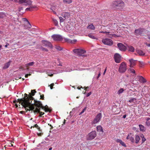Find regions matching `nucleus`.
<instances>
[{
  "label": "nucleus",
  "mask_w": 150,
  "mask_h": 150,
  "mask_svg": "<svg viewBox=\"0 0 150 150\" xmlns=\"http://www.w3.org/2000/svg\"><path fill=\"white\" fill-rule=\"evenodd\" d=\"M25 97H24V99L20 100L19 103H21V105L24 108H28L30 110H33L35 109V108L33 105V104H31L32 103L30 102V100H33L34 98L31 96L29 95L28 97L27 94H25Z\"/></svg>",
  "instance_id": "1"
},
{
  "label": "nucleus",
  "mask_w": 150,
  "mask_h": 150,
  "mask_svg": "<svg viewBox=\"0 0 150 150\" xmlns=\"http://www.w3.org/2000/svg\"><path fill=\"white\" fill-rule=\"evenodd\" d=\"M113 6L118 9H121L124 7V3L122 1H114L113 3Z\"/></svg>",
  "instance_id": "2"
},
{
  "label": "nucleus",
  "mask_w": 150,
  "mask_h": 150,
  "mask_svg": "<svg viewBox=\"0 0 150 150\" xmlns=\"http://www.w3.org/2000/svg\"><path fill=\"white\" fill-rule=\"evenodd\" d=\"M146 30L144 29L139 28L135 30L134 33L135 35L137 36L139 35L143 36Z\"/></svg>",
  "instance_id": "3"
},
{
  "label": "nucleus",
  "mask_w": 150,
  "mask_h": 150,
  "mask_svg": "<svg viewBox=\"0 0 150 150\" xmlns=\"http://www.w3.org/2000/svg\"><path fill=\"white\" fill-rule=\"evenodd\" d=\"M97 135L96 131H93L89 133L87 136L86 139L87 140H91L93 139Z\"/></svg>",
  "instance_id": "4"
},
{
  "label": "nucleus",
  "mask_w": 150,
  "mask_h": 150,
  "mask_svg": "<svg viewBox=\"0 0 150 150\" xmlns=\"http://www.w3.org/2000/svg\"><path fill=\"white\" fill-rule=\"evenodd\" d=\"M127 69V65L124 62H122L120 64L119 68L118 71L120 73H123L125 72Z\"/></svg>",
  "instance_id": "5"
},
{
  "label": "nucleus",
  "mask_w": 150,
  "mask_h": 150,
  "mask_svg": "<svg viewBox=\"0 0 150 150\" xmlns=\"http://www.w3.org/2000/svg\"><path fill=\"white\" fill-rule=\"evenodd\" d=\"M14 2L18 3L19 4H24L25 6L30 5L32 2L30 0H14Z\"/></svg>",
  "instance_id": "6"
},
{
  "label": "nucleus",
  "mask_w": 150,
  "mask_h": 150,
  "mask_svg": "<svg viewBox=\"0 0 150 150\" xmlns=\"http://www.w3.org/2000/svg\"><path fill=\"white\" fill-rule=\"evenodd\" d=\"M73 52L77 54L80 56H84L83 55L86 52V51L82 49H76L73 50Z\"/></svg>",
  "instance_id": "7"
},
{
  "label": "nucleus",
  "mask_w": 150,
  "mask_h": 150,
  "mask_svg": "<svg viewBox=\"0 0 150 150\" xmlns=\"http://www.w3.org/2000/svg\"><path fill=\"white\" fill-rule=\"evenodd\" d=\"M102 41L104 44L108 45L111 46L113 44L112 40L109 38H106L103 39Z\"/></svg>",
  "instance_id": "8"
},
{
  "label": "nucleus",
  "mask_w": 150,
  "mask_h": 150,
  "mask_svg": "<svg viewBox=\"0 0 150 150\" xmlns=\"http://www.w3.org/2000/svg\"><path fill=\"white\" fill-rule=\"evenodd\" d=\"M102 118V114L99 113L97 115L95 118L93 120L92 123L96 124L100 121Z\"/></svg>",
  "instance_id": "9"
},
{
  "label": "nucleus",
  "mask_w": 150,
  "mask_h": 150,
  "mask_svg": "<svg viewBox=\"0 0 150 150\" xmlns=\"http://www.w3.org/2000/svg\"><path fill=\"white\" fill-rule=\"evenodd\" d=\"M34 103H35V106L37 107L38 108H42V109H45V110L46 111H49V109L47 108V109H46L45 108V107L43 106L42 105V103L39 101H36L34 100Z\"/></svg>",
  "instance_id": "10"
},
{
  "label": "nucleus",
  "mask_w": 150,
  "mask_h": 150,
  "mask_svg": "<svg viewBox=\"0 0 150 150\" xmlns=\"http://www.w3.org/2000/svg\"><path fill=\"white\" fill-rule=\"evenodd\" d=\"M52 37L55 41H60L62 39V36L59 35H54Z\"/></svg>",
  "instance_id": "11"
},
{
  "label": "nucleus",
  "mask_w": 150,
  "mask_h": 150,
  "mask_svg": "<svg viewBox=\"0 0 150 150\" xmlns=\"http://www.w3.org/2000/svg\"><path fill=\"white\" fill-rule=\"evenodd\" d=\"M121 56L118 53H116L114 56L115 61L117 63H119L121 60Z\"/></svg>",
  "instance_id": "12"
},
{
  "label": "nucleus",
  "mask_w": 150,
  "mask_h": 150,
  "mask_svg": "<svg viewBox=\"0 0 150 150\" xmlns=\"http://www.w3.org/2000/svg\"><path fill=\"white\" fill-rule=\"evenodd\" d=\"M117 46L119 49L121 51H125L126 49V47L121 43H118Z\"/></svg>",
  "instance_id": "13"
},
{
  "label": "nucleus",
  "mask_w": 150,
  "mask_h": 150,
  "mask_svg": "<svg viewBox=\"0 0 150 150\" xmlns=\"http://www.w3.org/2000/svg\"><path fill=\"white\" fill-rule=\"evenodd\" d=\"M61 16L65 19H67L70 17V13L68 12H64L62 13Z\"/></svg>",
  "instance_id": "14"
},
{
  "label": "nucleus",
  "mask_w": 150,
  "mask_h": 150,
  "mask_svg": "<svg viewBox=\"0 0 150 150\" xmlns=\"http://www.w3.org/2000/svg\"><path fill=\"white\" fill-rule=\"evenodd\" d=\"M42 42L44 46L50 47H52V45L50 42L47 40H43Z\"/></svg>",
  "instance_id": "15"
},
{
  "label": "nucleus",
  "mask_w": 150,
  "mask_h": 150,
  "mask_svg": "<svg viewBox=\"0 0 150 150\" xmlns=\"http://www.w3.org/2000/svg\"><path fill=\"white\" fill-rule=\"evenodd\" d=\"M129 61L130 63V67H132L135 65L136 62L137 60H134L133 59H129Z\"/></svg>",
  "instance_id": "16"
},
{
  "label": "nucleus",
  "mask_w": 150,
  "mask_h": 150,
  "mask_svg": "<svg viewBox=\"0 0 150 150\" xmlns=\"http://www.w3.org/2000/svg\"><path fill=\"white\" fill-rule=\"evenodd\" d=\"M73 28L72 25L70 24V23H69L66 25L65 29L67 31H69L71 30Z\"/></svg>",
  "instance_id": "17"
},
{
  "label": "nucleus",
  "mask_w": 150,
  "mask_h": 150,
  "mask_svg": "<svg viewBox=\"0 0 150 150\" xmlns=\"http://www.w3.org/2000/svg\"><path fill=\"white\" fill-rule=\"evenodd\" d=\"M139 81L141 83H145L146 82V80L142 76H137Z\"/></svg>",
  "instance_id": "18"
},
{
  "label": "nucleus",
  "mask_w": 150,
  "mask_h": 150,
  "mask_svg": "<svg viewBox=\"0 0 150 150\" xmlns=\"http://www.w3.org/2000/svg\"><path fill=\"white\" fill-rule=\"evenodd\" d=\"M136 52L139 55L144 56L145 54V52L141 50H136Z\"/></svg>",
  "instance_id": "19"
},
{
  "label": "nucleus",
  "mask_w": 150,
  "mask_h": 150,
  "mask_svg": "<svg viewBox=\"0 0 150 150\" xmlns=\"http://www.w3.org/2000/svg\"><path fill=\"white\" fill-rule=\"evenodd\" d=\"M65 40V41L69 42V43H74L77 40H71L70 39H68L67 38H65L64 39Z\"/></svg>",
  "instance_id": "20"
},
{
  "label": "nucleus",
  "mask_w": 150,
  "mask_h": 150,
  "mask_svg": "<svg viewBox=\"0 0 150 150\" xmlns=\"http://www.w3.org/2000/svg\"><path fill=\"white\" fill-rule=\"evenodd\" d=\"M126 139H129L132 143H134V137L132 136H130L129 134L128 135Z\"/></svg>",
  "instance_id": "21"
},
{
  "label": "nucleus",
  "mask_w": 150,
  "mask_h": 150,
  "mask_svg": "<svg viewBox=\"0 0 150 150\" xmlns=\"http://www.w3.org/2000/svg\"><path fill=\"white\" fill-rule=\"evenodd\" d=\"M47 73L48 76H52L53 74L54 73H53V71L52 70H48L47 71Z\"/></svg>",
  "instance_id": "22"
},
{
  "label": "nucleus",
  "mask_w": 150,
  "mask_h": 150,
  "mask_svg": "<svg viewBox=\"0 0 150 150\" xmlns=\"http://www.w3.org/2000/svg\"><path fill=\"white\" fill-rule=\"evenodd\" d=\"M11 62V61H10L8 62L5 64H4V66L3 67V69H5L8 68L10 65Z\"/></svg>",
  "instance_id": "23"
},
{
  "label": "nucleus",
  "mask_w": 150,
  "mask_h": 150,
  "mask_svg": "<svg viewBox=\"0 0 150 150\" xmlns=\"http://www.w3.org/2000/svg\"><path fill=\"white\" fill-rule=\"evenodd\" d=\"M97 131L98 132H103V129L102 127L100 126H98L96 127Z\"/></svg>",
  "instance_id": "24"
},
{
  "label": "nucleus",
  "mask_w": 150,
  "mask_h": 150,
  "mask_svg": "<svg viewBox=\"0 0 150 150\" xmlns=\"http://www.w3.org/2000/svg\"><path fill=\"white\" fill-rule=\"evenodd\" d=\"M25 29H30V28L31 27V25L30 24V23L28 21V23L25 25Z\"/></svg>",
  "instance_id": "25"
},
{
  "label": "nucleus",
  "mask_w": 150,
  "mask_h": 150,
  "mask_svg": "<svg viewBox=\"0 0 150 150\" xmlns=\"http://www.w3.org/2000/svg\"><path fill=\"white\" fill-rule=\"evenodd\" d=\"M87 28L88 29L94 30L95 29V27L94 26V25L93 24H91L88 26L87 27Z\"/></svg>",
  "instance_id": "26"
},
{
  "label": "nucleus",
  "mask_w": 150,
  "mask_h": 150,
  "mask_svg": "<svg viewBox=\"0 0 150 150\" xmlns=\"http://www.w3.org/2000/svg\"><path fill=\"white\" fill-rule=\"evenodd\" d=\"M128 50L130 52H134V47L131 46H128Z\"/></svg>",
  "instance_id": "27"
},
{
  "label": "nucleus",
  "mask_w": 150,
  "mask_h": 150,
  "mask_svg": "<svg viewBox=\"0 0 150 150\" xmlns=\"http://www.w3.org/2000/svg\"><path fill=\"white\" fill-rule=\"evenodd\" d=\"M139 127L140 128V130L141 131L144 132L145 131V127L144 126L142 125H139Z\"/></svg>",
  "instance_id": "28"
},
{
  "label": "nucleus",
  "mask_w": 150,
  "mask_h": 150,
  "mask_svg": "<svg viewBox=\"0 0 150 150\" xmlns=\"http://www.w3.org/2000/svg\"><path fill=\"white\" fill-rule=\"evenodd\" d=\"M140 139V137L139 136H138V135H136V136H135V140H136L135 142L136 143H138L139 142Z\"/></svg>",
  "instance_id": "29"
},
{
  "label": "nucleus",
  "mask_w": 150,
  "mask_h": 150,
  "mask_svg": "<svg viewBox=\"0 0 150 150\" xmlns=\"http://www.w3.org/2000/svg\"><path fill=\"white\" fill-rule=\"evenodd\" d=\"M6 16V15L5 13L2 12H0V18H4Z\"/></svg>",
  "instance_id": "30"
},
{
  "label": "nucleus",
  "mask_w": 150,
  "mask_h": 150,
  "mask_svg": "<svg viewBox=\"0 0 150 150\" xmlns=\"http://www.w3.org/2000/svg\"><path fill=\"white\" fill-rule=\"evenodd\" d=\"M64 3L65 4H70L72 2V0H63Z\"/></svg>",
  "instance_id": "31"
},
{
  "label": "nucleus",
  "mask_w": 150,
  "mask_h": 150,
  "mask_svg": "<svg viewBox=\"0 0 150 150\" xmlns=\"http://www.w3.org/2000/svg\"><path fill=\"white\" fill-rule=\"evenodd\" d=\"M34 62H32L26 64H25V66L26 67H28V66H32L34 64Z\"/></svg>",
  "instance_id": "32"
},
{
  "label": "nucleus",
  "mask_w": 150,
  "mask_h": 150,
  "mask_svg": "<svg viewBox=\"0 0 150 150\" xmlns=\"http://www.w3.org/2000/svg\"><path fill=\"white\" fill-rule=\"evenodd\" d=\"M124 91V90L123 88H120L117 91V94L118 95H120Z\"/></svg>",
  "instance_id": "33"
},
{
  "label": "nucleus",
  "mask_w": 150,
  "mask_h": 150,
  "mask_svg": "<svg viewBox=\"0 0 150 150\" xmlns=\"http://www.w3.org/2000/svg\"><path fill=\"white\" fill-rule=\"evenodd\" d=\"M36 7L35 6H30L29 8H26L25 9V11H31L32 10V9L33 8H35Z\"/></svg>",
  "instance_id": "34"
},
{
  "label": "nucleus",
  "mask_w": 150,
  "mask_h": 150,
  "mask_svg": "<svg viewBox=\"0 0 150 150\" xmlns=\"http://www.w3.org/2000/svg\"><path fill=\"white\" fill-rule=\"evenodd\" d=\"M88 36L90 38L93 39H97V38L96 37L94 36L91 34H89L88 35Z\"/></svg>",
  "instance_id": "35"
},
{
  "label": "nucleus",
  "mask_w": 150,
  "mask_h": 150,
  "mask_svg": "<svg viewBox=\"0 0 150 150\" xmlns=\"http://www.w3.org/2000/svg\"><path fill=\"white\" fill-rule=\"evenodd\" d=\"M46 143L45 141H44L43 142H42L41 143L39 144L37 146L38 147H39L40 146H44V144H45Z\"/></svg>",
  "instance_id": "36"
},
{
  "label": "nucleus",
  "mask_w": 150,
  "mask_h": 150,
  "mask_svg": "<svg viewBox=\"0 0 150 150\" xmlns=\"http://www.w3.org/2000/svg\"><path fill=\"white\" fill-rule=\"evenodd\" d=\"M112 25V24H110L106 26V27L107 28L112 29L113 28Z\"/></svg>",
  "instance_id": "37"
},
{
  "label": "nucleus",
  "mask_w": 150,
  "mask_h": 150,
  "mask_svg": "<svg viewBox=\"0 0 150 150\" xmlns=\"http://www.w3.org/2000/svg\"><path fill=\"white\" fill-rule=\"evenodd\" d=\"M52 21L55 26H57L58 25V23L57 20L54 19H53Z\"/></svg>",
  "instance_id": "38"
},
{
  "label": "nucleus",
  "mask_w": 150,
  "mask_h": 150,
  "mask_svg": "<svg viewBox=\"0 0 150 150\" xmlns=\"http://www.w3.org/2000/svg\"><path fill=\"white\" fill-rule=\"evenodd\" d=\"M60 22H63L65 20V18L64 19L62 17H60L59 18Z\"/></svg>",
  "instance_id": "39"
},
{
  "label": "nucleus",
  "mask_w": 150,
  "mask_h": 150,
  "mask_svg": "<svg viewBox=\"0 0 150 150\" xmlns=\"http://www.w3.org/2000/svg\"><path fill=\"white\" fill-rule=\"evenodd\" d=\"M55 48L56 49H57L59 50H62V47H60L58 46H56L55 47Z\"/></svg>",
  "instance_id": "40"
},
{
  "label": "nucleus",
  "mask_w": 150,
  "mask_h": 150,
  "mask_svg": "<svg viewBox=\"0 0 150 150\" xmlns=\"http://www.w3.org/2000/svg\"><path fill=\"white\" fill-rule=\"evenodd\" d=\"M129 71L133 74H135V70L133 69L130 68L129 69Z\"/></svg>",
  "instance_id": "41"
},
{
  "label": "nucleus",
  "mask_w": 150,
  "mask_h": 150,
  "mask_svg": "<svg viewBox=\"0 0 150 150\" xmlns=\"http://www.w3.org/2000/svg\"><path fill=\"white\" fill-rule=\"evenodd\" d=\"M136 100V99L134 98H131L129 100V102L130 103H132L134 101H135Z\"/></svg>",
  "instance_id": "42"
},
{
  "label": "nucleus",
  "mask_w": 150,
  "mask_h": 150,
  "mask_svg": "<svg viewBox=\"0 0 150 150\" xmlns=\"http://www.w3.org/2000/svg\"><path fill=\"white\" fill-rule=\"evenodd\" d=\"M86 107L84 108L82 110V111L80 113L79 115H81L82 114L84 111L86 110Z\"/></svg>",
  "instance_id": "43"
},
{
  "label": "nucleus",
  "mask_w": 150,
  "mask_h": 150,
  "mask_svg": "<svg viewBox=\"0 0 150 150\" xmlns=\"http://www.w3.org/2000/svg\"><path fill=\"white\" fill-rule=\"evenodd\" d=\"M31 92L32 96H34L35 95V93L36 92L34 90H32Z\"/></svg>",
  "instance_id": "44"
},
{
  "label": "nucleus",
  "mask_w": 150,
  "mask_h": 150,
  "mask_svg": "<svg viewBox=\"0 0 150 150\" xmlns=\"http://www.w3.org/2000/svg\"><path fill=\"white\" fill-rule=\"evenodd\" d=\"M109 37H112L115 38L117 37V36L115 34H111L110 35Z\"/></svg>",
  "instance_id": "45"
},
{
  "label": "nucleus",
  "mask_w": 150,
  "mask_h": 150,
  "mask_svg": "<svg viewBox=\"0 0 150 150\" xmlns=\"http://www.w3.org/2000/svg\"><path fill=\"white\" fill-rule=\"evenodd\" d=\"M122 146H125V147H126V144H125V143L122 141L121 142V144Z\"/></svg>",
  "instance_id": "46"
},
{
  "label": "nucleus",
  "mask_w": 150,
  "mask_h": 150,
  "mask_svg": "<svg viewBox=\"0 0 150 150\" xmlns=\"http://www.w3.org/2000/svg\"><path fill=\"white\" fill-rule=\"evenodd\" d=\"M146 124L148 126H149L150 125V122L149 121H146Z\"/></svg>",
  "instance_id": "47"
},
{
  "label": "nucleus",
  "mask_w": 150,
  "mask_h": 150,
  "mask_svg": "<svg viewBox=\"0 0 150 150\" xmlns=\"http://www.w3.org/2000/svg\"><path fill=\"white\" fill-rule=\"evenodd\" d=\"M142 143H143L146 140V139H145L144 137V136H143V137H142Z\"/></svg>",
  "instance_id": "48"
},
{
  "label": "nucleus",
  "mask_w": 150,
  "mask_h": 150,
  "mask_svg": "<svg viewBox=\"0 0 150 150\" xmlns=\"http://www.w3.org/2000/svg\"><path fill=\"white\" fill-rule=\"evenodd\" d=\"M54 83H52L50 84V85H49L50 86V88L51 89H53V86H54Z\"/></svg>",
  "instance_id": "49"
},
{
  "label": "nucleus",
  "mask_w": 150,
  "mask_h": 150,
  "mask_svg": "<svg viewBox=\"0 0 150 150\" xmlns=\"http://www.w3.org/2000/svg\"><path fill=\"white\" fill-rule=\"evenodd\" d=\"M122 140H120V139H117V140H116V142H118V143H120V144H121V142H122Z\"/></svg>",
  "instance_id": "50"
},
{
  "label": "nucleus",
  "mask_w": 150,
  "mask_h": 150,
  "mask_svg": "<svg viewBox=\"0 0 150 150\" xmlns=\"http://www.w3.org/2000/svg\"><path fill=\"white\" fill-rule=\"evenodd\" d=\"M91 94V92H90V93H87V95H86V96L87 97H88Z\"/></svg>",
  "instance_id": "51"
},
{
  "label": "nucleus",
  "mask_w": 150,
  "mask_h": 150,
  "mask_svg": "<svg viewBox=\"0 0 150 150\" xmlns=\"http://www.w3.org/2000/svg\"><path fill=\"white\" fill-rule=\"evenodd\" d=\"M31 74H27L25 75V78H27L28 76H30Z\"/></svg>",
  "instance_id": "52"
},
{
  "label": "nucleus",
  "mask_w": 150,
  "mask_h": 150,
  "mask_svg": "<svg viewBox=\"0 0 150 150\" xmlns=\"http://www.w3.org/2000/svg\"><path fill=\"white\" fill-rule=\"evenodd\" d=\"M101 33H110V32H107L105 31L101 32Z\"/></svg>",
  "instance_id": "53"
},
{
  "label": "nucleus",
  "mask_w": 150,
  "mask_h": 150,
  "mask_svg": "<svg viewBox=\"0 0 150 150\" xmlns=\"http://www.w3.org/2000/svg\"><path fill=\"white\" fill-rule=\"evenodd\" d=\"M100 73H101V72H100V71L99 72V74H98V76L97 77V79H98L100 76Z\"/></svg>",
  "instance_id": "54"
},
{
  "label": "nucleus",
  "mask_w": 150,
  "mask_h": 150,
  "mask_svg": "<svg viewBox=\"0 0 150 150\" xmlns=\"http://www.w3.org/2000/svg\"><path fill=\"white\" fill-rule=\"evenodd\" d=\"M23 19L24 21H27V23H28V21L27 19L25 18H23Z\"/></svg>",
  "instance_id": "55"
},
{
  "label": "nucleus",
  "mask_w": 150,
  "mask_h": 150,
  "mask_svg": "<svg viewBox=\"0 0 150 150\" xmlns=\"http://www.w3.org/2000/svg\"><path fill=\"white\" fill-rule=\"evenodd\" d=\"M6 45H5V47H7V46L9 45V44L7 43H6Z\"/></svg>",
  "instance_id": "56"
},
{
  "label": "nucleus",
  "mask_w": 150,
  "mask_h": 150,
  "mask_svg": "<svg viewBox=\"0 0 150 150\" xmlns=\"http://www.w3.org/2000/svg\"><path fill=\"white\" fill-rule=\"evenodd\" d=\"M40 114L41 115H43L44 113V112H40Z\"/></svg>",
  "instance_id": "57"
},
{
  "label": "nucleus",
  "mask_w": 150,
  "mask_h": 150,
  "mask_svg": "<svg viewBox=\"0 0 150 150\" xmlns=\"http://www.w3.org/2000/svg\"><path fill=\"white\" fill-rule=\"evenodd\" d=\"M146 120V121H148L150 120V118L147 117Z\"/></svg>",
  "instance_id": "58"
},
{
  "label": "nucleus",
  "mask_w": 150,
  "mask_h": 150,
  "mask_svg": "<svg viewBox=\"0 0 150 150\" xmlns=\"http://www.w3.org/2000/svg\"><path fill=\"white\" fill-rule=\"evenodd\" d=\"M43 96H42V95H40V98H41L42 99H43Z\"/></svg>",
  "instance_id": "59"
},
{
  "label": "nucleus",
  "mask_w": 150,
  "mask_h": 150,
  "mask_svg": "<svg viewBox=\"0 0 150 150\" xmlns=\"http://www.w3.org/2000/svg\"><path fill=\"white\" fill-rule=\"evenodd\" d=\"M68 36H69V37L71 38H72V37H73V35H68Z\"/></svg>",
  "instance_id": "60"
},
{
  "label": "nucleus",
  "mask_w": 150,
  "mask_h": 150,
  "mask_svg": "<svg viewBox=\"0 0 150 150\" xmlns=\"http://www.w3.org/2000/svg\"><path fill=\"white\" fill-rule=\"evenodd\" d=\"M106 68L105 69V71H104V72H103V74L104 75H105V73L106 72Z\"/></svg>",
  "instance_id": "61"
},
{
  "label": "nucleus",
  "mask_w": 150,
  "mask_h": 150,
  "mask_svg": "<svg viewBox=\"0 0 150 150\" xmlns=\"http://www.w3.org/2000/svg\"><path fill=\"white\" fill-rule=\"evenodd\" d=\"M126 117V115H125L123 116L122 117L123 118H125Z\"/></svg>",
  "instance_id": "62"
},
{
  "label": "nucleus",
  "mask_w": 150,
  "mask_h": 150,
  "mask_svg": "<svg viewBox=\"0 0 150 150\" xmlns=\"http://www.w3.org/2000/svg\"><path fill=\"white\" fill-rule=\"evenodd\" d=\"M23 9V8L21 7L20 8H19V11H21V10H22Z\"/></svg>",
  "instance_id": "63"
},
{
  "label": "nucleus",
  "mask_w": 150,
  "mask_h": 150,
  "mask_svg": "<svg viewBox=\"0 0 150 150\" xmlns=\"http://www.w3.org/2000/svg\"><path fill=\"white\" fill-rule=\"evenodd\" d=\"M148 38L150 40V34L148 35Z\"/></svg>",
  "instance_id": "64"
}]
</instances>
